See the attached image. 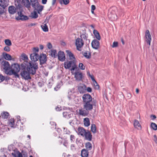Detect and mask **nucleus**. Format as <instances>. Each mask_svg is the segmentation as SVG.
Listing matches in <instances>:
<instances>
[{
	"mask_svg": "<svg viewBox=\"0 0 157 157\" xmlns=\"http://www.w3.org/2000/svg\"><path fill=\"white\" fill-rule=\"evenodd\" d=\"M24 63L26 66H27V69H24L21 70L20 75L22 78L25 80L31 79V78L30 74L34 75L36 74V70L38 68V66L35 62H28L25 61Z\"/></svg>",
	"mask_w": 157,
	"mask_h": 157,
	"instance_id": "nucleus-1",
	"label": "nucleus"
},
{
	"mask_svg": "<svg viewBox=\"0 0 157 157\" xmlns=\"http://www.w3.org/2000/svg\"><path fill=\"white\" fill-rule=\"evenodd\" d=\"M96 102L95 101L87 102L83 103V106L84 109H86L89 111H91L94 106H95Z\"/></svg>",
	"mask_w": 157,
	"mask_h": 157,
	"instance_id": "nucleus-2",
	"label": "nucleus"
},
{
	"mask_svg": "<svg viewBox=\"0 0 157 157\" xmlns=\"http://www.w3.org/2000/svg\"><path fill=\"white\" fill-rule=\"evenodd\" d=\"M20 70L19 65L17 63H14L12 66L11 71L12 74L18 77V72Z\"/></svg>",
	"mask_w": 157,
	"mask_h": 157,
	"instance_id": "nucleus-3",
	"label": "nucleus"
},
{
	"mask_svg": "<svg viewBox=\"0 0 157 157\" xmlns=\"http://www.w3.org/2000/svg\"><path fill=\"white\" fill-rule=\"evenodd\" d=\"M83 103L95 101L91 95L89 94H85L82 96Z\"/></svg>",
	"mask_w": 157,
	"mask_h": 157,
	"instance_id": "nucleus-4",
	"label": "nucleus"
},
{
	"mask_svg": "<svg viewBox=\"0 0 157 157\" xmlns=\"http://www.w3.org/2000/svg\"><path fill=\"white\" fill-rule=\"evenodd\" d=\"M75 44L77 49L79 51H81V48L84 44V42L82 40L79 38L77 39Z\"/></svg>",
	"mask_w": 157,
	"mask_h": 157,
	"instance_id": "nucleus-5",
	"label": "nucleus"
},
{
	"mask_svg": "<svg viewBox=\"0 0 157 157\" xmlns=\"http://www.w3.org/2000/svg\"><path fill=\"white\" fill-rule=\"evenodd\" d=\"M75 77L76 80L78 81H82V78L84 77V74L80 71H76L75 73Z\"/></svg>",
	"mask_w": 157,
	"mask_h": 157,
	"instance_id": "nucleus-6",
	"label": "nucleus"
},
{
	"mask_svg": "<svg viewBox=\"0 0 157 157\" xmlns=\"http://www.w3.org/2000/svg\"><path fill=\"white\" fill-rule=\"evenodd\" d=\"M145 37L146 41L147 43L149 45H151V36L148 30H147L145 33Z\"/></svg>",
	"mask_w": 157,
	"mask_h": 157,
	"instance_id": "nucleus-7",
	"label": "nucleus"
},
{
	"mask_svg": "<svg viewBox=\"0 0 157 157\" xmlns=\"http://www.w3.org/2000/svg\"><path fill=\"white\" fill-rule=\"evenodd\" d=\"M108 16L109 18L111 21H115L117 19V16L114 11L109 12Z\"/></svg>",
	"mask_w": 157,
	"mask_h": 157,
	"instance_id": "nucleus-8",
	"label": "nucleus"
},
{
	"mask_svg": "<svg viewBox=\"0 0 157 157\" xmlns=\"http://www.w3.org/2000/svg\"><path fill=\"white\" fill-rule=\"evenodd\" d=\"M40 61V63L42 65L46 63L47 61V56L46 55L44 54H40V56L39 57Z\"/></svg>",
	"mask_w": 157,
	"mask_h": 157,
	"instance_id": "nucleus-9",
	"label": "nucleus"
},
{
	"mask_svg": "<svg viewBox=\"0 0 157 157\" xmlns=\"http://www.w3.org/2000/svg\"><path fill=\"white\" fill-rule=\"evenodd\" d=\"M89 111L86 109H84V108H81L79 110V114L80 115L85 117L87 116L89 113Z\"/></svg>",
	"mask_w": 157,
	"mask_h": 157,
	"instance_id": "nucleus-10",
	"label": "nucleus"
},
{
	"mask_svg": "<svg viewBox=\"0 0 157 157\" xmlns=\"http://www.w3.org/2000/svg\"><path fill=\"white\" fill-rule=\"evenodd\" d=\"M11 154L14 157H23L22 154L16 149L13 150Z\"/></svg>",
	"mask_w": 157,
	"mask_h": 157,
	"instance_id": "nucleus-11",
	"label": "nucleus"
},
{
	"mask_svg": "<svg viewBox=\"0 0 157 157\" xmlns=\"http://www.w3.org/2000/svg\"><path fill=\"white\" fill-rule=\"evenodd\" d=\"M91 45L93 48L97 49L99 47L100 43L97 40L94 39L92 41L91 43Z\"/></svg>",
	"mask_w": 157,
	"mask_h": 157,
	"instance_id": "nucleus-12",
	"label": "nucleus"
},
{
	"mask_svg": "<svg viewBox=\"0 0 157 157\" xmlns=\"http://www.w3.org/2000/svg\"><path fill=\"white\" fill-rule=\"evenodd\" d=\"M92 136L91 133L90 131L87 130L83 137H84L85 140L89 141H91L92 139Z\"/></svg>",
	"mask_w": 157,
	"mask_h": 157,
	"instance_id": "nucleus-13",
	"label": "nucleus"
},
{
	"mask_svg": "<svg viewBox=\"0 0 157 157\" xmlns=\"http://www.w3.org/2000/svg\"><path fill=\"white\" fill-rule=\"evenodd\" d=\"M18 16L16 17L17 20H21L22 21L26 20L29 19L28 17L26 16L23 15L21 12H18Z\"/></svg>",
	"mask_w": 157,
	"mask_h": 157,
	"instance_id": "nucleus-14",
	"label": "nucleus"
},
{
	"mask_svg": "<svg viewBox=\"0 0 157 157\" xmlns=\"http://www.w3.org/2000/svg\"><path fill=\"white\" fill-rule=\"evenodd\" d=\"M39 55L38 54L35 53L33 52L30 55V58L34 62L37 61L39 59Z\"/></svg>",
	"mask_w": 157,
	"mask_h": 157,
	"instance_id": "nucleus-15",
	"label": "nucleus"
},
{
	"mask_svg": "<svg viewBox=\"0 0 157 157\" xmlns=\"http://www.w3.org/2000/svg\"><path fill=\"white\" fill-rule=\"evenodd\" d=\"M75 65V62L73 61H67L65 62L64 63V67L66 69L70 68L72 65Z\"/></svg>",
	"mask_w": 157,
	"mask_h": 157,
	"instance_id": "nucleus-16",
	"label": "nucleus"
},
{
	"mask_svg": "<svg viewBox=\"0 0 157 157\" xmlns=\"http://www.w3.org/2000/svg\"><path fill=\"white\" fill-rule=\"evenodd\" d=\"M9 5V0H0V6L3 9Z\"/></svg>",
	"mask_w": 157,
	"mask_h": 157,
	"instance_id": "nucleus-17",
	"label": "nucleus"
},
{
	"mask_svg": "<svg viewBox=\"0 0 157 157\" xmlns=\"http://www.w3.org/2000/svg\"><path fill=\"white\" fill-rule=\"evenodd\" d=\"M2 67L3 69L5 70L6 71H7L10 69V66L8 62L7 61H4L3 64H2Z\"/></svg>",
	"mask_w": 157,
	"mask_h": 157,
	"instance_id": "nucleus-18",
	"label": "nucleus"
},
{
	"mask_svg": "<svg viewBox=\"0 0 157 157\" xmlns=\"http://www.w3.org/2000/svg\"><path fill=\"white\" fill-rule=\"evenodd\" d=\"M78 90L80 94H83L86 91V86L85 85H82L78 87Z\"/></svg>",
	"mask_w": 157,
	"mask_h": 157,
	"instance_id": "nucleus-19",
	"label": "nucleus"
},
{
	"mask_svg": "<svg viewBox=\"0 0 157 157\" xmlns=\"http://www.w3.org/2000/svg\"><path fill=\"white\" fill-rule=\"evenodd\" d=\"M58 58L61 61H63L65 59V56L63 52L59 51L58 52Z\"/></svg>",
	"mask_w": 157,
	"mask_h": 157,
	"instance_id": "nucleus-20",
	"label": "nucleus"
},
{
	"mask_svg": "<svg viewBox=\"0 0 157 157\" xmlns=\"http://www.w3.org/2000/svg\"><path fill=\"white\" fill-rule=\"evenodd\" d=\"M78 133L79 135L83 136L87 131L86 130L82 127H79L78 128Z\"/></svg>",
	"mask_w": 157,
	"mask_h": 157,
	"instance_id": "nucleus-21",
	"label": "nucleus"
},
{
	"mask_svg": "<svg viewBox=\"0 0 157 157\" xmlns=\"http://www.w3.org/2000/svg\"><path fill=\"white\" fill-rule=\"evenodd\" d=\"M16 8L13 6H10L8 8V11L9 13L11 14H14L16 12Z\"/></svg>",
	"mask_w": 157,
	"mask_h": 157,
	"instance_id": "nucleus-22",
	"label": "nucleus"
},
{
	"mask_svg": "<svg viewBox=\"0 0 157 157\" xmlns=\"http://www.w3.org/2000/svg\"><path fill=\"white\" fill-rule=\"evenodd\" d=\"M2 56L6 60H10L12 59L11 56L10 55L7 54L6 52H3L2 54Z\"/></svg>",
	"mask_w": 157,
	"mask_h": 157,
	"instance_id": "nucleus-23",
	"label": "nucleus"
},
{
	"mask_svg": "<svg viewBox=\"0 0 157 157\" xmlns=\"http://www.w3.org/2000/svg\"><path fill=\"white\" fill-rule=\"evenodd\" d=\"M66 52L67 53V55L69 56L70 59L74 61L75 59V58L74 55L71 53V52L69 50H67Z\"/></svg>",
	"mask_w": 157,
	"mask_h": 157,
	"instance_id": "nucleus-24",
	"label": "nucleus"
},
{
	"mask_svg": "<svg viewBox=\"0 0 157 157\" xmlns=\"http://www.w3.org/2000/svg\"><path fill=\"white\" fill-rule=\"evenodd\" d=\"M89 152L87 150L85 149H83L81 152V155L82 157H88Z\"/></svg>",
	"mask_w": 157,
	"mask_h": 157,
	"instance_id": "nucleus-25",
	"label": "nucleus"
},
{
	"mask_svg": "<svg viewBox=\"0 0 157 157\" xmlns=\"http://www.w3.org/2000/svg\"><path fill=\"white\" fill-rule=\"evenodd\" d=\"M73 115V114L70 112L67 113V112H64L63 113V117L67 119L71 117Z\"/></svg>",
	"mask_w": 157,
	"mask_h": 157,
	"instance_id": "nucleus-26",
	"label": "nucleus"
},
{
	"mask_svg": "<svg viewBox=\"0 0 157 157\" xmlns=\"http://www.w3.org/2000/svg\"><path fill=\"white\" fill-rule=\"evenodd\" d=\"M134 125L135 128L138 129H141V126L138 121L136 120L134 121Z\"/></svg>",
	"mask_w": 157,
	"mask_h": 157,
	"instance_id": "nucleus-27",
	"label": "nucleus"
},
{
	"mask_svg": "<svg viewBox=\"0 0 157 157\" xmlns=\"http://www.w3.org/2000/svg\"><path fill=\"white\" fill-rule=\"evenodd\" d=\"M83 122L84 125L85 126L88 127L90 125V120L88 117H86L84 119Z\"/></svg>",
	"mask_w": 157,
	"mask_h": 157,
	"instance_id": "nucleus-28",
	"label": "nucleus"
},
{
	"mask_svg": "<svg viewBox=\"0 0 157 157\" xmlns=\"http://www.w3.org/2000/svg\"><path fill=\"white\" fill-rule=\"evenodd\" d=\"M22 2L26 7H30V4L29 0H22Z\"/></svg>",
	"mask_w": 157,
	"mask_h": 157,
	"instance_id": "nucleus-29",
	"label": "nucleus"
},
{
	"mask_svg": "<svg viewBox=\"0 0 157 157\" xmlns=\"http://www.w3.org/2000/svg\"><path fill=\"white\" fill-rule=\"evenodd\" d=\"M93 33L95 38L98 40H100L101 37L98 32L96 30H94Z\"/></svg>",
	"mask_w": 157,
	"mask_h": 157,
	"instance_id": "nucleus-30",
	"label": "nucleus"
},
{
	"mask_svg": "<svg viewBox=\"0 0 157 157\" xmlns=\"http://www.w3.org/2000/svg\"><path fill=\"white\" fill-rule=\"evenodd\" d=\"M87 74L89 75V76L91 78L92 80L94 82V85H95L98 88H99V86L98 85V84L97 82L95 80L93 76L91 75L90 74V72H89L87 73Z\"/></svg>",
	"mask_w": 157,
	"mask_h": 157,
	"instance_id": "nucleus-31",
	"label": "nucleus"
},
{
	"mask_svg": "<svg viewBox=\"0 0 157 157\" xmlns=\"http://www.w3.org/2000/svg\"><path fill=\"white\" fill-rule=\"evenodd\" d=\"M85 147L88 150H90L92 148V145L89 142H88L85 144Z\"/></svg>",
	"mask_w": 157,
	"mask_h": 157,
	"instance_id": "nucleus-32",
	"label": "nucleus"
},
{
	"mask_svg": "<svg viewBox=\"0 0 157 157\" xmlns=\"http://www.w3.org/2000/svg\"><path fill=\"white\" fill-rule=\"evenodd\" d=\"M91 132L94 134L96 132V125L94 124H92L91 125Z\"/></svg>",
	"mask_w": 157,
	"mask_h": 157,
	"instance_id": "nucleus-33",
	"label": "nucleus"
},
{
	"mask_svg": "<svg viewBox=\"0 0 157 157\" xmlns=\"http://www.w3.org/2000/svg\"><path fill=\"white\" fill-rule=\"evenodd\" d=\"M9 124L10 126L12 127H13L14 126V121L13 119L11 118L9 120Z\"/></svg>",
	"mask_w": 157,
	"mask_h": 157,
	"instance_id": "nucleus-34",
	"label": "nucleus"
},
{
	"mask_svg": "<svg viewBox=\"0 0 157 157\" xmlns=\"http://www.w3.org/2000/svg\"><path fill=\"white\" fill-rule=\"evenodd\" d=\"M43 8L44 6L39 5L35 10H37L38 13H40L43 10Z\"/></svg>",
	"mask_w": 157,
	"mask_h": 157,
	"instance_id": "nucleus-35",
	"label": "nucleus"
},
{
	"mask_svg": "<svg viewBox=\"0 0 157 157\" xmlns=\"http://www.w3.org/2000/svg\"><path fill=\"white\" fill-rule=\"evenodd\" d=\"M41 27L44 31L46 32L48 31V28L46 24L41 25Z\"/></svg>",
	"mask_w": 157,
	"mask_h": 157,
	"instance_id": "nucleus-36",
	"label": "nucleus"
},
{
	"mask_svg": "<svg viewBox=\"0 0 157 157\" xmlns=\"http://www.w3.org/2000/svg\"><path fill=\"white\" fill-rule=\"evenodd\" d=\"M4 42L5 44L8 46H10L12 45L11 42L9 39H6Z\"/></svg>",
	"mask_w": 157,
	"mask_h": 157,
	"instance_id": "nucleus-37",
	"label": "nucleus"
},
{
	"mask_svg": "<svg viewBox=\"0 0 157 157\" xmlns=\"http://www.w3.org/2000/svg\"><path fill=\"white\" fill-rule=\"evenodd\" d=\"M56 51L55 50H51V55L52 57H56Z\"/></svg>",
	"mask_w": 157,
	"mask_h": 157,
	"instance_id": "nucleus-38",
	"label": "nucleus"
},
{
	"mask_svg": "<svg viewBox=\"0 0 157 157\" xmlns=\"http://www.w3.org/2000/svg\"><path fill=\"white\" fill-rule=\"evenodd\" d=\"M9 115V113L7 112H4L2 114V117L4 119H7Z\"/></svg>",
	"mask_w": 157,
	"mask_h": 157,
	"instance_id": "nucleus-39",
	"label": "nucleus"
},
{
	"mask_svg": "<svg viewBox=\"0 0 157 157\" xmlns=\"http://www.w3.org/2000/svg\"><path fill=\"white\" fill-rule=\"evenodd\" d=\"M151 128L155 130H157V125L154 123H151Z\"/></svg>",
	"mask_w": 157,
	"mask_h": 157,
	"instance_id": "nucleus-40",
	"label": "nucleus"
},
{
	"mask_svg": "<svg viewBox=\"0 0 157 157\" xmlns=\"http://www.w3.org/2000/svg\"><path fill=\"white\" fill-rule=\"evenodd\" d=\"M83 55L87 59H89L91 55L89 53H88L87 52H85L84 53Z\"/></svg>",
	"mask_w": 157,
	"mask_h": 157,
	"instance_id": "nucleus-41",
	"label": "nucleus"
},
{
	"mask_svg": "<svg viewBox=\"0 0 157 157\" xmlns=\"http://www.w3.org/2000/svg\"><path fill=\"white\" fill-rule=\"evenodd\" d=\"M21 59L24 60H27L28 59V58L27 56L24 53L22 54L21 55Z\"/></svg>",
	"mask_w": 157,
	"mask_h": 157,
	"instance_id": "nucleus-42",
	"label": "nucleus"
},
{
	"mask_svg": "<svg viewBox=\"0 0 157 157\" xmlns=\"http://www.w3.org/2000/svg\"><path fill=\"white\" fill-rule=\"evenodd\" d=\"M31 17L33 18H36L38 17V15L36 12H34L31 13Z\"/></svg>",
	"mask_w": 157,
	"mask_h": 157,
	"instance_id": "nucleus-43",
	"label": "nucleus"
},
{
	"mask_svg": "<svg viewBox=\"0 0 157 157\" xmlns=\"http://www.w3.org/2000/svg\"><path fill=\"white\" fill-rule=\"evenodd\" d=\"M79 68L82 70H84L85 69V67L82 63H80L79 64Z\"/></svg>",
	"mask_w": 157,
	"mask_h": 157,
	"instance_id": "nucleus-44",
	"label": "nucleus"
},
{
	"mask_svg": "<svg viewBox=\"0 0 157 157\" xmlns=\"http://www.w3.org/2000/svg\"><path fill=\"white\" fill-rule=\"evenodd\" d=\"M70 139L71 142H74L75 140V137L74 135H71L70 136Z\"/></svg>",
	"mask_w": 157,
	"mask_h": 157,
	"instance_id": "nucleus-45",
	"label": "nucleus"
},
{
	"mask_svg": "<svg viewBox=\"0 0 157 157\" xmlns=\"http://www.w3.org/2000/svg\"><path fill=\"white\" fill-rule=\"evenodd\" d=\"M118 43L117 42H114L112 45V48H115L118 46Z\"/></svg>",
	"mask_w": 157,
	"mask_h": 157,
	"instance_id": "nucleus-46",
	"label": "nucleus"
},
{
	"mask_svg": "<svg viewBox=\"0 0 157 157\" xmlns=\"http://www.w3.org/2000/svg\"><path fill=\"white\" fill-rule=\"evenodd\" d=\"M39 5V4L38 2H36V3H35V4H32L33 7L35 9V10Z\"/></svg>",
	"mask_w": 157,
	"mask_h": 157,
	"instance_id": "nucleus-47",
	"label": "nucleus"
},
{
	"mask_svg": "<svg viewBox=\"0 0 157 157\" xmlns=\"http://www.w3.org/2000/svg\"><path fill=\"white\" fill-rule=\"evenodd\" d=\"M47 47L48 48L51 49L52 48V45L49 42L47 44Z\"/></svg>",
	"mask_w": 157,
	"mask_h": 157,
	"instance_id": "nucleus-48",
	"label": "nucleus"
},
{
	"mask_svg": "<svg viewBox=\"0 0 157 157\" xmlns=\"http://www.w3.org/2000/svg\"><path fill=\"white\" fill-rule=\"evenodd\" d=\"M4 50L6 52H9L10 51V48L9 46L5 47L4 48Z\"/></svg>",
	"mask_w": 157,
	"mask_h": 157,
	"instance_id": "nucleus-49",
	"label": "nucleus"
},
{
	"mask_svg": "<svg viewBox=\"0 0 157 157\" xmlns=\"http://www.w3.org/2000/svg\"><path fill=\"white\" fill-rule=\"evenodd\" d=\"M63 3L65 5H67L69 3V0H62Z\"/></svg>",
	"mask_w": 157,
	"mask_h": 157,
	"instance_id": "nucleus-50",
	"label": "nucleus"
},
{
	"mask_svg": "<svg viewBox=\"0 0 157 157\" xmlns=\"http://www.w3.org/2000/svg\"><path fill=\"white\" fill-rule=\"evenodd\" d=\"M71 150L72 151H74L75 150V146L74 144H72L71 145Z\"/></svg>",
	"mask_w": 157,
	"mask_h": 157,
	"instance_id": "nucleus-51",
	"label": "nucleus"
},
{
	"mask_svg": "<svg viewBox=\"0 0 157 157\" xmlns=\"http://www.w3.org/2000/svg\"><path fill=\"white\" fill-rule=\"evenodd\" d=\"M63 145L66 147H67L68 145V142L67 140H65L64 142Z\"/></svg>",
	"mask_w": 157,
	"mask_h": 157,
	"instance_id": "nucleus-52",
	"label": "nucleus"
},
{
	"mask_svg": "<svg viewBox=\"0 0 157 157\" xmlns=\"http://www.w3.org/2000/svg\"><path fill=\"white\" fill-rule=\"evenodd\" d=\"M4 78V77L3 76L0 75V82L3 81Z\"/></svg>",
	"mask_w": 157,
	"mask_h": 157,
	"instance_id": "nucleus-53",
	"label": "nucleus"
},
{
	"mask_svg": "<svg viewBox=\"0 0 157 157\" xmlns=\"http://www.w3.org/2000/svg\"><path fill=\"white\" fill-rule=\"evenodd\" d=\"M37 24L36 23H31L28 25V26L29 27H32L36 25Z\"/></svg>",
	"mask_w": 157,
	"mask_h": 157,
	"instance_id": "nucleus-54",
	"label": "nucleus"
},
{
	"mask_svg": "<svg viewBox=\"0 0 157 157\" xmlns=\"http://www.w3.org/2000/svg\"><path fill=\"white\" fill-rule=\"evenodd\" d=\"M86 90L89 92H91L92 91V89L90 87H88L86 88Z\"/></svg>",
	"mask_w": 157,
	"mask_h": 157,
	"instance_id": "nucleus-55",
	"label": "nucleus"
},
{
	"mask_svg": "<svg viewBox=\"0 0 157 157\" xmlns=\"http://www.w3.org/2000/svg\"><path fill=\"white\" fill-rule=\"evenodd\" d=\"M4 9H2L0 8V15L3 13L4 12Z\"/></svg>",
	"mask_w": 157,
	"mask_h": 157,
	"instance_id": "nucleus-56",
	"label": "nucleus"
},
{
	"mask_svg": "<svg viewBox=\"0 0 157 157\" xmlns=\"http://www.w3.org/2000/svg\"><path fill=\"white\" fill-rule=\"evenodd\" d=\"M31 2L32 4H35V3H36V2H38L36 0H31Z\"/></svg>",
	"mask_w": 157,
	"mask_h": 157,
	"instance_id": "nucleus-57",
	"label": "nucleus"
},
{
	"mask_svg": "<svg viewBox=\"0 0 157 157\" xmlns=\"http://www.w3.org/2000/svg\"><path fill=\"white\" fill-rule=\"evenodd\" d=\"M33 50L35 52H38L39 51V48L38 47L34 48Z\"/></svg>",
	"mask_w": 157,
	"mask_h": 157,
	"instance_id": "nucleus-58",
	"label": "nucleus"
},
{
	"mask_svg": "<svg viewBox=\"0 0 157 157\" xmlns=\"http://www.w3.org/2000/svg\"><path fill=\"white\" fill-rule=\"evenodd\" d=\"M91 10H94L95 9V8H96L95 6L94 5H92L91 6Z\"/></svg>",
	"mask_w": 157,
	"mask_h": 157,
	"instance_id": "nucleus-59",
	"label": "nucleus"
},
{
	"mask_svg": "<svg viewBox=\"0 0 157 157\" xmlns=\"http://www.w3.org/2000/svg\"><path fill=\"white\" fill-rule=\"evenodd\" d=\"M151 117L152 118V119L154 120L156 118V117L154 115H151Z\"/></svg>",
	"mask_w": 157,
	"mask_h": 157,
	"instance_id": "nucleus-60",
	"label": "nucleus"
},
{
	"mask_svg": "<svg viewBox=\"0 0 157 157\" xmlns=\"http://www.w3.org/2000/svg\"><path fill=\"white\" fill-rule=\"evenodd\" d=\"M56 110L57 111H59L61 110V109L60 107H59V106H57L56 108Z\"/></svg>",
	"mask_w": 157,
	"mask_h": 157,
	"instance_id": "nucleus-61",
	"label": "nucleus"
},
{
	"mask_svg": "<svg viewBox=\"0 0 157 157\" xmlns=\"http://www.w3.org/2000/svg\"><path fill=\"white\" fill-rule=\"evenodd\" d=\"M47 2V0H42V2L43 4H45Z\"/></svg>",
	"mask_w": 157,
	"mask_h": 157,
	"instance_id": "nucleus-62",
	"label": "nucleus"
},
{
	"mask_svg": "<svg viewBox=\"0 0 157 157\" xmlns=\"http://www.w3.org/2000/svg\"><path fill=\"white\" fill-rule=\"evenodd\" d=\"M56 2V0H52V4L53 5H54L55 4Z\"/></svg>",
	"mask_w": 157,
	"mask_h": 157,
	"instance_id": "nucleus-63",
	"label": "nucleus"
},
{
	"mask_svg": "<svg viewBox=\"0 0 157 157\" xmlns=\"http://www.w3.org/2000/svg\"><path fill=\"white\" fill-rule=\"evenodd\" d=\"M40 48L41 50L43 49L44 48V46L42 45H40Z\"/></svg>",
	"mask_w": 157,
	"mask_h": 157,
	"instance_id": "nucleus-64",
	"label": "nucleus"
}]
</instances>
